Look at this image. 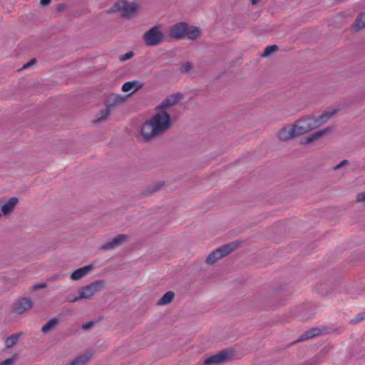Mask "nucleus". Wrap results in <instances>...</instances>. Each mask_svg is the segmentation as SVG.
Here are the masks:
<instances>
[{"instance_id": "nucleus-1", "label": "nucleus", "mask_w": 365, "mask_h": 365, "mask_svg": "<svg viewBox=\"0 0 365 365\" xmlns=\"http://www.w3.org/2000/svg\"><path fill=\"white\" fill-rule=\"evenodd\" d=\"M172 125V119L167 110L156 109L155 113L141 127V135L150 140L161 135Z\"/></svg>"}, {"instance_id": "nucleus-2", "label": "nucleus", "mask_w": 365, "mask_h": 365, "mask_svg": "<svg viewBox=\"0 0 365 365\" xmlns=\"http://www.w3.org/2000/svg\"><path fill=\"white\" fill-rule=\"evenodd\" d=\"M337 110L326 111L319 116L314 115H305L294 123V125L299 135L305 134L325 123L331 118Z\"/></svg>"}, {"instance_id": "nucleus-3", "label": "nucleus", "mask_w": 365, "mask_h": 365, "mask_svg": "<svg viewBox=\"0 0 365 365\" xmlns=\"http://www.w3.org/2000/svg\"><path fill=\"white\" fill-rule=\"evenodd\" d=\"M242 245V241L235 240L222 245L212 251L207 257V264H214L218 259L227 256Z\"/></svg>"}, {"instance_id": "nucleus-4", "label": "nucleus", "mask_w": 365, "mask_h": 365, "mask_svg": "<svg viewBox=\"0 0 365 365\" xmlns=\"http://www.w3.org/2000/svg\"><path fill=\"white\" fill-rule=\"evenodd\" d=\"M164 37L162 26H155L143 34L145 43L150 46H157L163 42Z\"/></svg>"}, {"instance_id": "nucleus-5", "label": "nucleus", "mask_w": 365, "mask_h": 365, "mask_svg": "<svg viewBox=\"0 0 365 365\" xmlns=\"http://www.w3.org/2000/svg\"><path fill=\"white\" fill-rule=\"evenodd\" d=\"M104 287L105 282L103 280H96L81 288L80 297L83 299H91L97 292L103 290Z\"/></svg>"}, {"instance_id": "nucleus-6", "label": "nucleus", "mask_w": 365, "mask_h": 365, "mask_svg": "<svg viewBox=\"0 0 365 365\" xmlns=\"http://www.w3.org/2000/svg\"><path fill=\"white\" fill-rule=\"evenodd\" d=\"M233 351L230 349L222 350L207 358V365H220L227 362L232 358Z\"/></svg>"}, {"instance_id": "nucleus-7", "label": "nucleus", "mask_w": 365, "mask_h": 365, "mask_svg": "<svg viewBox=\"0 0 365 365\" xmlns=\"http://www.w3.org/2000/svg\"><path fill=\"white\" fill-rule=\"evenodd\" d=\"M138 4L136 3H130L125 0H120L116 2L115 8L116 10H120L122 14L125 17H130L137 9Z\"/></svg>"}, {"instance_id": "nucleus-8", "label": "nucleus", "mask_w": 365, "mask_h": 365, "mask_svg": "<svg viewBox=\"0 0 365 365\" xmlns=\"http://www.w3.org/2000/svg\"><path fill=\"white\" fill-rule=\"evenodd\" d=\"M277 136L281 141H287L299 135L297 134L293 123L292 125H287L282 128L279 130Z\"/></svg>"}, {"instance_id": "nucleus-9", "label": "nucleus", "mask_w": 365, "mask_h": 365, "mask_svg": "<svg viewBox=\"0 0 365 365\" xmlns=\"http://www.w3.org/2000/svg\"><path fill=\"white\" fill-rule=\"evenodd\" d=\"M32 307V302L29 298H21L15 302L13 306V310L16 314H22L30 309Z\"/></svg>"}, {"instance_id": "nucleus-10", "label": "nucleus", "mask_w": 365, "mask_h": 365, "mask_svg": "<svg viewBox=\"0 0 365 365\" xmlns=\"http://www.w3.org/2000/svg\"><path fill=\"white\" fill-rule=\"evenodd\" d=\"M186 31L187 24L178 23L170 28V36L175 39H180L185 36Z\"/></svg>"}, {"instance_id": "nucleus-11", "label": "nucleus", "mask_w": 365, "mask_h": 365, "mask_svg": "<svg viewBox=\"0 0 365 365\" xmlns=\"http://www.w3.org/2000/svg\"><path fill=\"white\" fill-rule=\"evenodd\" d=\"M19 200L16 197H11L4 203L0 202L1 215H7L10 214L16 207Z\"/></svg>"}, {"instance_id": "nucleus-12", "label": "nucleus", "mask_w": 365, "mask_h": 365, "mask_svg": "<svg viewBox=\"0 0 365 365\" xmlns=\"http://www.w3.org/2000/svg\"><path fill=\"white\" fill-rule=\"evenodd\" d=\"M93 268L92 264L86 265L76 269L70 276L71 279L73 281L79 280L87 275Z\"/></svg>"}, {"instance_id": "nucleus-13", "label": "nucleus", "mask_w": 365, "mask_h": 365, "mask_svg": "<svg viewBox=\"0 0 365 365\" xmlns=\"http://www.w3.org/2000/svg\"><path fill=\"white\" fill-rule=\"evenodd\" d=\"M143 84L139 81H128L123 83L121 90L125 93H130L129 95L135 93L143 87Z\"/></svg>"}, {"instance_id": "nucleus-14", "label": "nucleus", "mask_w": 365, "mask_h": 365, "mask_svg": "<svg viewBox=\"0 0 365 365\" xmlns=\"http://www.w3.org/2000/svg\"><path fill=\"white\" fill-rule=\"evenodd\" d=\"M128 239V235H119L114 237L111 241L106 242L103 245H102L101 249L103 250H110L113 249L121 243L125 242Z\"/></svg>"}, {"instance_id": "nucleus-15", "label": "nucleus", "mask_w": 365, "mask_h": 365, "mask_svg": "<svg viewBox=\"0 0 365 365\" xmlns=\"http://www.w3.org/2000/svg\"><path fill=\"white\" fill-rule=\"evenodd\" d=\"M322 333V331L320 329L317 327H313L312 329H308L304 333H303L299 338L297 340V342L299 341H303L309 339H312L313 337L317 336L320 335Z\"/></svg>"}, {"instance_id": "nucleus-16", "label": "nucleus", "mask_w": 365, "mask_h": 365, "mask_svg": "<svg viewBox=\"0 0 365 365\" xmlns=\"http://www.w3.org/2000/svg\"><path fill=\"white\" fill-rule=\"evenodd\" d=\"M179 101L178 96H171L163 101L161 104L156 108V109H163L167 110L172 106L175 105Z\"/></svg>"}, {"instance_id": "nucleus-17", "label": "nucleus", "mask_w": 365, "mask_h": 365, "mask_svg": "<svg viewBox=\"0 0 365 365\" xmlns=\"http://www.w3.org/2000/svg\"><path fill=\"white\" fill-rule=\"evenodd\" d=\"M364 27H365V13H361L352 25V29L354 31H358Z\"/></svg>"}, {"instance_id": "nucleus-18", "label": "nucleus", "mask_w": 365, "mask_h": 365, "mask_svg": "<svg viewBox=\"0 0 365 365\" xmlns=\"http://www.w3.org/2000/svg\"><path fill=\"white\" fill-rule=\"evenodd\" d=\"M21 334H14L9 336L5 340L6 349H11L16 345L20 338Z\"/></svg>"}, {"instance_id": "nucleus-19", "label": "nucleus", "mask_w": 365, "mask_h": 365, "mask_svg": "<svg viewBox=\"0 0 365 365\" xmlns=\"http://www.w3.org/2000/svg\"><path fill=\"white\" fill-rule=\"evenodd\" d=\"M331 131H332L331 127H327L324 129L319 130L317 132H314V133L310 134V135L312 138V140L314 141V140L320 139L321 138L327 135L328 133H331Z\"/></svg>"}, {"instance_id": "nucleus-20", "label": "nucleus", "mask_w": 365, "mask_h": 365, "mask_svg": "<svg viewBox=\"0 0 365 365\" xmlns=\"http://www.w3.org/2000/svg\"><path fill=\"white\" fill-rule=\"evenodd\" d=\"M174 293L171 291L167 292L158 302V305H167L173 300Z\"/></svg>"}, {"instance_id": "nucleus-21", "label": "nucleus", "mask_w": 365, "mask_h": 365, "mask_svg": "<svg viewBox=\"0 0 365 365\" xmlns=\"http://www.w3.org/2000/svg\"><path fill=\"white\" fill-rule=\"evenodd\" d=\"M58 324V319L56 318H53L50 319L44 326L42 327L41 331L43 333H47L54 327H56Z\"/></svg>"}, {"instance_id": "nucleus-22", "label": "nucleus", "mask_w": 365, "mask_h": 365, "mask_svg": "<svg viewBox=\"0 0 365 365\" xmlns=\"http://www.w3.org/2000/svg\"><path fill=\"white\" fill-rule=\"evenodd\" d=\"M90 358L91 356L88 354L81 355L67 365H83L90 359Z\"/></svg>"}, {"instance_id": "nucleus-23", "label": "nucleus", "mask_w": 365, "mask_h": 365, "mask_svg": "<svg viewBox=\"0 0 365 365\" xmlns=\"http://www.w3.org/2000/svg\"><path fill=\"white\" fill-rule=\"evenodd\" d=\"M200 31L196 27L190 26L187 25V31L185 36L189 39H195L199 36Z\"/></svg>"}, {"instance_id": "nucleus-24", "label": "nucleus", "mask_w": 365, "mask_h": 365, "mask_svg": "<svg viewBox=\"0 0 365 365\" xmlns=\"http://www.w3.org/2000/svg\"><path fill=\"white\" fill-rule=\"evenodd\" d=\"M279 50V47L277 45H271L268 46L265 48L263 53H262V56L267 57L270 56L273 52H275Z\"/></svg>"}, {"instance_id": "nucleus-25", "label": "nucleus", "mask_w": 365, "mask_h": 365, "mask_svg": "<svg viewBox=\"0 0 365 365\" xmlns=\"http://www.w3.org/2000/svg\"><path fill=\"white\" fill-rule=\"evenodd\" d=\"M193 67L192 63L187 61L181 65L180 71L181 73H189Z\"/></svg>"}, {"instance_id": "nucleus-26", "label": "nucleus", "mask_w": 365, "mask_h": 365, "mask_svg": "<svg viewBox=\"0 0 365 365\" xmlns=\"http://www.w3.org/2000/svg\"><path fill=\"white\" fill-rule=\"evenodd\" d=\"M18 354H14L11 357L0 361V365H13L14 363L17 360Z\"/></svg>"}, {"instance_id": "nucleus-27", "label": "nucleus", "mask_w": 365, "mask_h": 365, "mask_svg": "<svg viewBox=\"0 0 365 365\" xmlns=\"http://www.w3.org/2000/svg\"><path fill=\"white\" fill-rule=\"evenodd\" d=\"M110 114V110L108 108H106L103 110L100 113V117L95 120L96 123H99L103 120H105Z\"/></svg>"}, {"instance_id": "nucleus-28", "label": "nucleus", "mask_w": 365, "mask_h": 365, "mask_svg": "<svg viewBox=\"0 0 365 365\" xmlns=\"http://www.w3.org/2000/svg\"><path fill=\"white\" fill-rule=\"evenodd\" d=\"M125 97L120 95H115L113 97V103L115 105L120 104L125 101Z\"/></svg>"}, {"instance_id": "nucleus-29", "label": "nucleus", "mask_w": 365, "mask_h": 365, "mask_svg": "<svg viewBox=\"0 0 365 365\" xmlns=\"http://www.w3.org/2000/svg\"><path fill=\"white\" fill-rule=\"evenodd\" d=\"M364 319H365V312H361V313H359V314H357L356 316V317L354 319H352L351 321L354 323H358Z\"/></svg>"}, {"instance_id": "nucleus-30", "label": "nucleus", "mask_w": 365, "mask_h": 365, "mask_svg": "<svg viewBox=\"0 0 365 365\" xmlns=\"http://www.w3.org/2000/svg\"><path fill=\"white\" fill-rule=\"evenodd\" d=\"M349 164V162L348 160H343L342 161H341L339 164H337L336 165H335L334 167V170H339L341 168H342L343 166H345V165H347Z\"/></svg>"}, {"instance_id": "nucleus-31", "label": "nucleus", "mask_w": 365, "mask_h": 365, "mask_svg": "<svg viewBox=\"0 0 365 365\" xmlns=\"http://www.w3.org/2000/svg\"><path fill=\"white\" fill-rule=\"evenodd\" d=\"M365 201V192H360L356 196V202H363Z\"/></svg>"}, {"instance_id": "nucleus-32", "label": "nucleus", "mask_w": 365, "mask_h": 365, "mask_svg": "<svg viewBox=\"0 0 365 365\" xmlns=\"http://www.w3.org/2000/svg\"><path fill=\"white\" fill-rule=\"evenodd\" d=\"M133 56V52H131V51L128 52V53H126L125 54H124L123 56H122L120 57V61H126L128 59H130Z\"/></svg>"}, {"instance_id": "nucleus-33", "label": "nucleus", "mask_w": 365, "mask_h": 365, "mask_svg": "<svg viewBox=\"0 0 365 365\" xmlns=\"http://www.w3.org/2000/svg\"><path fill=\"white\" fill-rule=\"evenodd\" d=\"M36 62V60L35 59H32L31 60L29 63L24 64L23 66H22V69H26L28 68H29L30 66H31L33 64H34V63Z\"/></svg>"}, {"instance_id": "nucleus-34", "label": "nucleus", "mask_w": 365, "mask_h": 365, "mask_svg": "<svg viewBox=\"0 0 365 365\" xmlns=\"http://www.w3.org/2000/svg\"><path fill=\"white\" fill-rule=\"evenodd\" d=\"M46 287V284L43 282V283H39V284H35L33 287V288H34V289H38L45 288Z\"/></svg>"}, {"instance_id": "nucleus-35", "label": "nucleus", "mask_w": 365, "mask_h": 365, "mask_svg": "<svg viewBox=\"0 0 365 365\" xmlns=\"http://www.w3.org/2000/svg\"><path fill=\"white\" fill-rule=\"evenodd\" d=\"M92 325H93V322H87V323L84 324L83 325L82 328L83 329H88L91 328L92 327Z\"/></svg>"}, {"instance_id": "nucleus-36", "label": "nucleus", "mask_w": 365, "mask_h": 365, "mask_svg": "<svg viewBox=\"0 0 365 365\" xmlns=\"http://www.w3.org/2000/svg\"><path fill=\"white\" fill-rule=\"evenodd\" d=\"M79 299H81L80 297V294L77 297H73L72 299H67V301L69 302H75L78 301Z\"/></svg>"}, {"instance_id": "nucleus-37", "label": "nucleus", "mask_w": 365, "mask_h": 365, "mask_svg": "<svg viewBox=\"0 0 365 365\" xmlns=\"http://www.w3.org/2000/svg\"><path fill=\"white\" fill-rule=\"evenodd\" d=\"M51 0H41L40 4L41 6H46L51 3Z\"/></svg>"}, {"instance_id": "nucleus-38", "label": "nucleus", "mask_w": 365, "mask_h": 365, "mask_svg": "<svg viewBox=\"0 0 365 365\" xmlns=\"http://www.w3.org/2000/svg\"><path fill=\"white\" fill-rule=\"evenodd\" d=\"M312 142H313V140H312V138L310 135H308L307 137H306V138H305V143L306 144H309V143H311Z\"/></svg>"}, {"instance_id": "nucleus-39", "label": "nucleus", "mask_w": 365, "mask_h": 365, "mask_svg": "<svg viewBox=\"0 0 365 365\" xmlns=\"http://www.w3.org/2000/svg\"><path fill=\"white\" fill-rule=\"evenodd\" d=\"M252 4H256L259 0H251Z\"/></svg>"}]
</instances>
